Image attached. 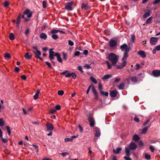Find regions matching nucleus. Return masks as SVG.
<instances>
[{
  "mask_svg": "<svg viewBox=\"0 0 160 160\" xmlns=\"http://www.w3.org/2000/svg\"><path fill=\"white\" fill-rule=\"evenodd\" d=\"M152 74L154 76L158 77L160 75V71L158 70H154L152 71Z\"/></svg>",
  "mask_w": 160,
  "mask_h": 160,
  "instance_id": "12",
  "label": "nucleus"
},
{
  "mask_svg": "<svg viewBox=\"0 0 160 160\" xmlns=\"http://www.w3.org/2000/svg\"><path fill=\"white\" fill-rule=\"evenodd\" d=\"M62 54L63 59L66 61L67 60V54L64 52L62 53Z\"/></svg>",
  "mask_w": 160,
  "mask_h": 160,
  "instance_id": "51",
  "label": "nucleus"
},
{
  "mask_svg": "<svg viewBox=\"0 0 160 160\" xmlns=\"http://www.w3.org/2000/svg\"><path fill=\"white\" fill-rule=\"evenodd\" d=\"M50 113L52 114H54L56 112V110L53 108L50 109Z\"/></svg>",
  "mask_w": 160,
  "mask_h": 160,
  "instance_id": "50",
  "label": "nucleus"
},
{
  "mask_svg": "<svg viewBox=\"0 0 160 160\" xmlns=\"http://www.w3.org/2000/svg\"><path fill=\"white\" fill-rule=\"evenodd\" d=\"M145 157L146 159L147 160H150L151 158V156L147 153H145Z\"/></svg>",
  "mask_w": 160,
  "mask_h": 160,
  "instance_id": "35",
  "label": "nucleus"
},
{
  "mask_svg": "<svg viewBox=\"0 0 160 160\" xmlns=\"http://www.w3.org/2000/svg\"><path fill=\"white\" fill-rule=\"evenodd\" d=\"M150 126H151L150 125H149L147 127H145V128H144L142 130V132H141L142 134H145L146 133V132H147L148 129L150 128Z\"/></svg>",
  "mask_w": 160,
  "mask_h": 160,
  "instance_id": "21",
  "label": "nucleus"
},
{
  "mask_svg": "<svg viewBox=\"0 0 160 160\" xmlns=\"http://www.w3.org/2000/svg\"><path fill=\"white\" fill-rule=\"evenodd\" d=\"M72 141L73 139L72 138H65L64 139L65 142H67L69 141L72 142Z\"/></svg>",
  "mask_w": 160,
  "mask_h": 160,
  "instance_id": "41",
  "label": "nucleus"
},
{
  "mask_svg": "<svg viewBox=\"0 0 160 160\" xmlns=\"http://www.w3.org/2000/svg\"><path fill=\"white\" fill-rule=\"evenodd\" d=\"M80 54V52L79 51H77L75 52L74 54V56H78Z\"/></svg>",
  "mask_w": 160,
  "mask_h": 160,
  "instance_id": "61",
  "label": "nucleus"
},
{
  "mask_svg": "<svg viewBox=\"0 0 160 160\" xmlns=\"http://www.w3.org/2000/svg\"><path fill=\"white\" fill-rule=\"evenodd\" d=\"M88 119L89 122H90V126L92 127H94L95 123L93 117L92 116H89L88 117Z\"/></svg>",
  "mask_w": 160,
  "mask_h": 160,
  "instance_id": "5",
  "label": "nucleus"
},
{
  "mask_svg": "<svg viewBox=\"0 0 160 160\" xmlns=\"http://www.w3.org/2000/svg\"><path fill=\"white\" fill-rule=\"evenodd\" d=\"M118 92L115 90H112L110 92V95L112 98H114L116 97L117 95Z\"/></svg>",
  "mask_w": 160,
  "mask_h": 160,
  "instance_id": "15",
  "label": "nucleus"
},
{
  "mask_svg": "<svg viewBox=\"0 0 160 160\" xmlns=\"http://www.w3.org/2000/svg\"><path fill=\"white\" fill-rule=\"evenodd\" d=\"M92 90L94 94L98 93L97 91H96L95 88L94 86L93 85H92Z\"/></svg>",
  "mask_w": 160,
  "mask_h": 160,
  "instance_id": "34",
  "label": "nucleus"
},
{
  "mask_svg": "<svg viewBox=\"0 0 160 160\" xmlns=\"http://www.w3.org/2000/svg\"><path fill=\"white\" fill-rule=\"evenodd\" d=\"M4 57L8 59L10 58L11 56L9 53H7L5 54Z\"/></svg>",
  "mask_w": 160,
  "mask_h": 160,
  "instance_id": "37",
  "label": "nucleus"
},
{
  "mask_svg": "<svg viewBox=\"0 0 160 160\" xmlns=\"http://www.w3.org/2000/svg\"><path fill=\"white\" fill-rule=\"evenodd\" d=\"M1 140L2 141V142L4 143H6L8 142V140L7 138H1Z\"/></svg>",
  "mask_w": 160,
  "mask_h": 160,
  "instance_id": "56",
  "label": "nucleus"
},
{
  "mask_svg": "<svg viewBox=\"0 0 160 160\" xmlns=\"http://www.w3.org/2000/svg\"><path fill=\"white\" fill-rule=\"evenodd\" d=\"M137 147V144L134 142H131L128 146V148L130 150H134L136 149Z\"/></svg>",
  "mask_w": 160,
  "mask_h": 160,
  "instance_id": "8",
  "label": "nucleus"
},
{
  "mask_svg": "<svg viewBox=\"0 0 160 160\" xmlns=\"http://www.w3.org/2000/svg\"><path fill=\"white\" fill-rule=\"evenodd\" d=\"M9 39L11 40H13L15 39V36L12 33H11L9 35Z\"/></svg>",
  "mask_w": 160,
  "mask_h": 160,
  "instance_id": "32",
  "label": "nucleus"
},
{
  "mask_svg": "<svg viewBox=\"0 0 160 160\" xmlns=\"http://www.w3.org/2000/svg\"><path fill=\"white\" fill-rule=\"evenodd\" d=\"M55 56L57 57V60L59 62L62 63V60L61 58L60 54L56 52Z\"/></svg>",
  "mask_w": 160,
  "mask_h": 160,
  "instance_id": "16",
  "label": "nucleus"
},
{
  "mask_svg": "<svg viewBox=\"0 0 160 160\" xmlns=\"http://www.w3.org/2000/svg\"><path fill=\"white\" fill-rule=\"evenodd\" d=\"M138 54L142 58H145L146 57L145 52L141 50L138 51Z\"/></svg>",
  "mask_w": 160,
  "mask_h": 160,
  "instance_id": "18",
  "label": "nucleus"
},
{
  "mask_svg": "<svg viewBox=\"0 0 160 160\" xmlns=\"http://www.w3.org/2000/svg\"><path fill=\"white\" fill-rule=\"evenodd\" d=\"M78 127L79 128V131L81 132H83V129L82 126L80 125H79Z\"/></svg>",
  "mask_w": 160,
  "mask_h": 160,
  "instance_id": "60",
  "label": "nucleus"
},
{
  "mask_svg": "<svg viewBox=\"0 0 160 160\" xmlns=\"http://www.w3.org/2000/svg\"><path fill=\"white\" fill-rule=\"evenodd\" d=\"M92 84L91 85H90L88 87L87 91H86V93L87 94H88L90 90V89L92 87Z\"/></svg>",
  "mask_w": 160,
  "mask_h": 160,
  "instance_id": "57",
  "label": "nucleus"
},
{
  "mask_svg": "<svg viewBox=\"0 0 160 160\" xmlns=\"http://www.w3.org/2000/svg\"><path fill=\"white\" fill-rule=\"evenodd\" d=\"M45 63L47 65L49 68L54 69V68L52 67L51 64L49 62H45Z\"/></svg>",
  "mask_w": 160,
  "mask_h": 160,
  "instance_id": "42",
  "label": "nucleus"
},
{
  "mask_svg": "<svg viewBox=\"0 0 160 160\" xmlns=\"http://www.w3.org/2000/svg\"><path fill=\"white\" fill-rule=\"evenodd\" d=\"M59 154L61 155L63 157H64L66 155H69V153L67 152H62V153H60Z\"/></svg>",
  "mask_w": 160,
  "mask_h": 160,
  "instance_id": "48",
  "label": "nucleus"
},
{
  "mask_svg": "<svg viewBox=\"0 0 160 160\" xmlns=\"http://www.w3.org/2000/svg\"><path fill=\"white\" fill-rule=\"evenodd\" d=\"M46 126H47V129L49 130H52L54 128V127L52 124L48 123Z\"/></svg>",
  "mask_w": 160,
  "mask_h": 160,
  "instance_id": "19",
  "label": "nucleus"
},
{
  "mask_svg": "<svg viewBox=\"0 0 160 160\" xmlns=\"http://www.w3.org/2000/svg\"><path fill=\"white\" fill-rule=\"evenodd\" d=\"M64 91L62 90H59L58 91V93L59 95H62L64 94Z\"/></svg>",
  "mask_w": 160,
  "mask_h": 160,
  "instance_id": "47",
  "label": "nucleus"
},
{
  "mask_svg": "<svg viewBox=\"0 0 160 160\" xmlns=\"http://www.w3.org/2000/svg\"><path fill=\"white\" fill-rule=\"evenodd\" d=\"M152 19V17H150L148 18L146 21V23L147 24H149L150 22H151V21Z\"/></svg>",
  "mask_w": 160,
  "mask_h": 160,
  "instance_id": "38",
  "label": "nucleus"
},
{
  "mask_svg": "<svg viewBox=\"0 0 160 160\" xmlns=\"http://www.w3.org/2000/svg\"><path fill=\"white\" fill-rule=\"evenodd\" d=\"M51 37L54 40H57L58 37V36L56 34H53Z\"/></svg>",
  "mask_w": 160,
  "mask_h": 160,
  "instance_id": "39",
  "label": "nucleus"
},
{
  "mask_svg": "<svg viewBox=\"0 0 160 160\" xmlns=\"http://www.w3.org/2000/svg\"><path fill=\"white\" fill-rule=\"evenodd\" d=\"M124 158L126 160H132L131 158L128 156L124 157Z\"/></svg>",
  "mask_w": 160,
  "mask_h": 160,
  "instance_id": "64",
  "label": "nucleus"
},
{
  "mask_svg": "<svg viewBox=\"0 0 160 160\" xmlns=\"http://www.w3.org/2000/svg\"><path fill=\"white\" fill-rule=\"evenodd\" d=\"M81 8L82 9H84L85 10L88 9L89 8L88 5L83 3L82 4Z\"/></svg>",
  "mask_w": 160,
  "mask_h": 160,
  "instance_id": "27",
  "label": "nucleus"
},
{
  "mask_svg": "<svg viewBox=\"0 0 160 160\" xmlns=\"http://www.w3.org/2000/svg\"><path fill=\"white\" fill-rule=\"evenodd\" d=\"M71 77H72L74 79H75L76 78V75L75 73L74 72L71 73Z\"/></svg>",
  "mask_w": 160,
  "mask_h": 160,
  "instance_id": "53",
  "label": "nucleus"
},
{
  "mask_svg": "<svg viewBox=\"0 0 160 160\" xmlns=\"http://www.w3.org/2000/svg\"><path fill=\"white\" fill-rule=\"evenodd\" d=\"M125 83H121L118 86V88L120 90H122L124 89L125 87Z\"/></svg>",
  "mask_w": 160,
  "mask_h": 160,
  "instance_id": "31",
  "label": "nucleus"
},
{
  "mask_svg": "<svg viewBox=\"0 0 160 160\" xmlns=\"http://www.w3.org/2000/svg\"><path fill=\"white\" fill-rule=\"evenodd\" d=\"M138 145L139 147H141L144 146V144L142 141H140L139 142Z\"/></svg>",
  "mask_w": 160,
  "mask_h": 160,
  "instance_id": "46",
  "label": "nucleus"
},
{
  "mask_svg": "<svg viewBox=\"0 0 160 160\" xmlns=\"http://www.w3.org/2000/svg\"><path fill=\"white\" fill-rule=\"evenodd\" d=\"M95 136L97 137H99L100 136V129L98 127L95 128Z\"/></svg>",
  "mask_w": 160,
  "mask_h": 160,
  "instance_id": "13",
  "label": "nucleus"
},
{
  "mask_svg": "<svg viewBox=\"0 0 160 160\" xmlns=\"http://www.w3.org/2000/svg\"><path fill=\"white\" fill-rule=\"evenodd\" d=\"M47 37V35L44 33H42L40 35V38L41 39H46Z\"/></svg>",
  "mask_w": 160,
  "mask_h": 160,
  "instance_id": "25",
  "label": "nucleus"
},
{
  "mask_svg": "<svg viewBox=\"0 0 160 160\" xmlns=\"http://www.w3.org/2000/svg\"><path fill=\"white\" fill-rule=\"evenodd\" d=\"M108 43L110 48H112L117 46V42L115 40L110 39L108 42Z\"/></svg>",
  "mask_w": 160,
  "mask_h": 160,
  "instance_id": "4",
  "label": "nucleus"
},
{
  "mask_svg": "<svg viewBox=\"0 0 160 160\" xmlns=\"http://www.w3.org/2000/svg\"><path fill=\"white\" fill-rule=\"evenodd\" d=\"M120 48L122 51H124V52H126V50H127L128 49L129 51L130 49V48L128 47V45L125 43L121 46Z\"/></svg>",
  "mask_w": 160,
  "mask_h": 160,
  "instance_id": "10",
  "label": "nucleus"
},
{
  "mask_svg": "<svg viewBox=\"0 0 160 160\" xmlns=\"http://www.w3.org/2000/svg\"><path fill=\"white\" fill-rule=\"evenodd\" d=\"M4 122L3 119L2 118H0V126L2 127L4 125Z\"/></svg>",
  "mask_w": 160,
  "mask_h": 160,
  "instance_id": "36",
  "label": "nucleus"
},
{
  "mask_svg": "<svg viewBox=\"0 0 160 160\" xmlns=\"http://www.w3.org/2000/svg\"><path fill=\"white\" fill-rule=\"evenodd\" d=\"M122 150V148L119 147L117 148L116 149H113V152L116 154H120Z\"/></svg>",
  "mask_w": 160,
  "mask_h": 160,
  "instance_id": "14",
  "label": "nucleus"
},
{
  "mask_svg": "<svg viewBox=\"0 0 160 160\" xmlns=\"http://www.w3.org/2000/svg\"><path fill=\"white\" fill-rule=\"evenodd\" d=\"M108 58L109 60L111 62L112 64L113 65L117 62L118 60L119 57L115 54L111 53L108 55Z\"/></svg>",
  "mask_w": 160,
  "mask_h": 160,
  "instance_id": "1",
  "label": "nucleus"
},
{
  "mask_svg": "<svg viewBox=\"0 0 160 160\" xmlns=\"http://www.w3.org/2000/svg\"><path fill=\"white\" fill-rule=\"evenodd\" d=\"M158 40V38L152 37L150 39V43L152 45H155Z\"/></svg>",
  "mask_w": 160,
  "mask_h": 160,
  "instance_id": "7",
  "label": "nucleus"
},
{
  "mask_svg": "<svg viewBox=\"0 0 160 160\" xmlns=\"http://www.w3.org/2000/svg\"><path fill=\"white\" fill-rule=\"evenodd\" d=\"M123 62H122L121 65L123 68H124L125 66H126L127 64V62L126 61V60H123Z\"/></svg>",
  "mask_w": 160,
  "mask_h": 160,
  "instance_id": "54",
  "label": "nucleus"
},
{
  "mask_svg": "<svg viewBox=\"0 0 160 160\" xmlns=\"http://www.w3.org/2000/svg\"><path fill=\"white\" fill-rule=\"evenodd\" d=\"M68 43L69 45L71 46H72L74 45L73 42L70 40L68 41Z\"/></svg>",
  "mask_w": 160,
  "mask_h": 160,
  "instance_id": "58",
  "label": "nucleus"
},
{
  "mask_svg": "<svg viewBox=\"0 0 160 160\" xmlns=\"http://www.w3.org/2000/svg\"><path fill=\"white\" fill-rule=\"evenodd\" d=\"M133 120L136 122H140L139 119L138 118L135 117L133 119Z\"/></svg>",
  "mask_w": 160,
  "mask_h": 160,
  "instance_id": "49",
  "label": "nucleus"
},
{
  "mask_svg": "<svg viewBox=\"0 0 160 160\" xmlns=\"http://www.w3.org/2000/svg\"><path fill=\"white\" fill-rule=\"evenodd\" d=\"M90 80L92 82L95 84H96L97 83V82L96 79L95 78H93L92 77H90Z\"/></svg>",
  "mask_w": 160,
  "mask_h": 160,
  "instance_id": "33",
  "label": "nucleus"
},
{
  "mask_svg": "<svg viewBox=\"0 0 160 160\" xmlns=\"http://www.w3.org/2000/svg\"><path fill=\"white\" fill-rule=\"evenodd\" d=\"M9 5V3L7 1H6L4 3V7H7Z\"/></svg>",
  "mask_w": 160,
  "mask_h": 160,
  "instance_id": "63",
  "label": "nucleus"
},
{
  "mask_svg": "<svg viewBox=\"0 0 160 160\" xmlns=\"http://www.w3.org/2000/svg\"><path fill=\"white\" fill-rule=\"evenodd\" d=\"M52 49H50L49 52V58L50 60H52L54 59V56H55V53L54 51H52Z\"/></svg>",
  "mask_w": 160,
  "mask_h": 160,
  "instance_id": "6",
  "label": "nucleus"
},
{
  "mask_svg": "<svg viewBox=\"0 0 160 160\" xmlns=\"http://www.w3.org/2000/svg\"><path fill=\"white\" fill-rule=\"evenodd\" d=\"M150 10H148L147 12L145 13L143 15V18H146L148 17L150 15Z\"/></svg>",
  "mask_w": 160,
  "mask_h": 160,
  "instance_id": "24",
  "label": "nucleus"
},
{
  "mask_svg": "<svg viewBox=\"0 0 160 160\" xmlns=\"http://www.w3.org/2000/svg\"><path fill=\"white\" fill-rule=\"evenodd\" d=\"M129 52L128 49L126 50V52H124L123 55V57L122 59V61L126 60L127 58L129 56L128 53Z\"/></svg>",
  "mask_w": 160,
  "mask_h": 160,
  "instance_id": "11",
  "label": "nucleus"
},
{
  "mask_svg": "<svg viewBox=\"0 0 160 160\" xmlns=\"http://www.w3.org/2000/svg\"><path fill=\"white\" fill-rule=\"evenodd\" d=\"M40 92V91L39 89L37 90L35 94L33 96V98L34 100H37L38 98Z\"/></svg>",
  "mask_w": 160,
  "mask_h": 160,
  "instance_id": "22",
  "label": "nucleus"
},
{
  "mask_svg": "<svg viewBox=\"0 0 160 160\" xmlns=\"http://www.w3.org/2000/svg\"><path fill=\"white\" fill-rule=\"evenodd\" d=\"M98 88L100 92H101V91H102V84L101 83H98Z\"/></svg>",
  "mask_w": 160,
  "mask_h": 160,
  "instance_id": "45",
  "label": "nucleus"
},
{
  "mask_svg": "<svg viewBox=\"0 0 160 160\" xmlns=\"http://www.w3.org/2000/svg\"><path fill=\"white\" fill-rule=\"evenodd\" d=\"M129 150L130 149L128 148H125V152L126 153V155L128 157H129L131 155Z\"/></svg>",
  "mask_w": 160,
  "mask_h": 160,
  "instance_id": "29",
  "label": "nucleus"
},
{
  "mask_svg": "<svg viewBox=\"0 0 160 160\" xmlns=\"http://www.w3.org/2000/svg\"><path fill=\"white\" fill-rule=\"evenodd\" d=\"M140 139L139 136L136 134H135L133 137V140L136 142L139 141Z\"/></svg>",
  "mask_w": 160,
  "mask_h": 160,
  "instance_id": "23",
  "label": "nucleus"
},
{
  "mask_svg": "<svg viewBox=\"0 0 160 160\" xmlns=\"http://www.w3.org/2000/svg\"><path fill=\"white\" fill-rule=\"evenodd\" d=\"M59 32V30H57V29H53V30H52L51 31V32L52 34H55V33H57Z\"/></svg>",
  "mask_w": 160,
  "mask_h": 160,
  "instance_id": "40",
  "label": "nucleus"
},
{
  "mask_svg": "<svg viewBox=\"0 0 160 160\" xmlns=\"http://www.w3.org/2000/svg\"><path fill=\"white\" fill-rule=\"evenodd\" d=\"M100 93L101 95L103 96H105L107 97L108 95V92H104L103 91H101Z\"/></svg>",
  "mask_w": 160,
  "mask_h": 160,
  "instance_id": "30",
  "label": "nucleus"
},
{
  "mask_svg": "<svg viewBox=\"0 0 160 160\" xmlns=\"http://www.w3.org/2000/svg\"><path fill=\"white\" fill-rule=\"evenodd\" d=\"M131 80L133 82H137L138 81V78H137L136 76L132 77Z\"/></svg>",
  "mask_w": 160,
  "mask_h": 160,
  "instance_id": "26",
  "label": "nucleus"
},
{
  "mask_svg": "<svg viewBox=\"0 0 160 160\" xmlns=\"http://www.w3.org/2000/svg\"><path fill=\"white\" fill-rule=\"evenodd\" d=\"M78 69L81 72V73H82L84 72L82 70V68L81 66H79L78 67Z\"/></svg>",
  "mask_w": 160,
  "mask_h": 160,
  "instance_id": "55",
  "label": "nucleus"
},
{
  "mask_svg": "<svg viewBox=\"0 0 160 160\" xmlns=\"http://www.w3.org/2000/svg\"><path fill=\"white\" fill-rule=\"evenodd\" d=\"M160 2V0H155L153 2V4H158Z\"/></svg>",
  "mask_w": 160,
  "mask_h": 160,
  "instance_id": "62",
  "label": "nucleus"
},
{
  "mask_svg": "<svg viewBox=\"0 0 160 160\" xmlns=\"http://www.w3.org/2000/svg\"><path fill=\"white\" fill-rule=\"evenodd\" d=\"M135 39V35L134 34H132L131 35V42H134Z\"/></svg>",
  "mask_w": 160,
  "mask_h": 160,
  "instance_id": "44",
  "label": "nucleus"
},
{
  "mask_svg": "<svg viewBox=\"0 0 160 160\" xmlns=\"http://www.w3.org/2000/svg\"><path fill=\"white\" fill-rule=\"evenodd\" d=\"M24 14L27 15L28 18H30L32 15V12L29 9H27L23 12Z\"/></svg>",
  "mask_w": 160,
  "mask_h": 160,
  "instance_id": "9",
  "label": "nucleus"
},
{
  "mask_svg": "<svg viewBox=\"0 0 160 160\" xmlns=\"http://www.w3.org/2000/svg\"><path fill=\"white\" fill-rule=\"evenodd\" d=\"M55 110H60L61 108V107L59 105H56L55 107Z\"/></svg>",
  "mask_w": 160,
  "mask_h": 160,
  "instance_id": "52",
  "label": "nucleus"
},
{
  "mask_svg": "<svg viewBox=\"0 0 160 160\" xmlns=\"http://www.w3.org/2000/svg\"><path fill=\"white\" fill-rule=\"evenodd\" d=\"M6 128L8 132V135H10L11 132L9 127L8 126H6Z\"/></svg>",
  "mask_w": 160,
  "mask_h": 160,
  "instance_id": "43",
  "label": "nucleus"
},
{
  "mask_svg": "<svg viewBox=\"0 0 160 160\" xmlns=\"http://www.w3.org/2000/svg\"><path fill=\"white\" fill-rule=\"evenodd\" d=\"M21 14L20 13L18 16L17 19V21L16 22L17 27H19V25L21 19Z\"/></svg>",
  "mask_w": 160,
  "mask_h": 160,
  "instance_id": "17",
  "label": "nucleus"
},
{
  "mask_svg": "<svg viewBox=\"0 0 160 160\" xmlns=\"http://www.w3.org/2000/svg\"><path fill=\"white\" fill-rule=\"evenodd\" d=\"M42 6L44 8H45L46 7V2L45 1H43L42 2Z\"/></svg>",
  "mask_w": 160,
  "mask_h": 160,
  "instance_id": "59",
  "label": "nucleus"
},
{
  "mask_svg": "<svg viewBox=\"0 0 160 160\" xmlns=\"http://www.w3.org/2000/svg\"><path fill=\"white\" fill-rule=\"evenodd\" d=\"M73 4V2L72 1L66 3L65 4V9L68 11H71L72 10V6Z\"/></svg>",
  "mask_w": 160,
  "mask_h": 160,
  "instance_id": "3",
  "label": "nucleus"
},
{
  "mask_svg": "<svg viewBox=\"0 0 160 160\" xmlns=\"http://www.w3.org/2000/svg\"><path fill=\"white\" fill-rule=\"evenodd\" d=\"M32 54L31 53L27 52L25 54L24 57L25 58L28 59H31L32 58Z\"/></svg>",
  "mask_w": 160,
  "mask_h": 160,
  "instance_id": "20",
  "label": "nucleus"
},
{
  "mask_svg": "<svg viewBox=\"0 0 160 160\" xmlns=\"http://www.w3.org/2000/svg\"><path fill=\"white\" fill-rule=\"evenodd\" d=\"M32 48L33 50L32 52L35 55V57L37 58V57L40 56L41 53L40 51L38 50V47L36 46H32Z\"/></svg>",
  "mask_w": 160,
  "mask_h": 160,
  "instance_id": "2",
  "label": "nucleus"
},
{
  "mask_svg": "<svg viewBox=\"0 0 160 160\" xmlns=\"http://www.w3.org/2000/svg\"><path fill=\"white\" fill-rule=\"evenodd\" d=\"M112 75L110 74H106L104 75L102 78V79L103 80H105L106 79H108L109 78H112Z\"/></svg>",
  "mask_w": 160,
  "mask_h": 160,
  "instance_id": "28",
  "label": "nucleus"
}]
</instances>
